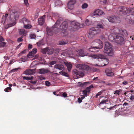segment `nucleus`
Instances as JSON below:
<instances>
[{
  "label": "nucleus",
  "mask_w": 134,
  "mask_h": 134,
  "mask_svg": "<svg viewBox=\"0 0 134 134\" xmlns=\"http://www.w3.org/2000/svg\"><path fill=\"white\" fill-rule=\"evenodd\" d=\"M37 51V50L36 48H34L33 49L32 51H31V52L34 54H35Z\"/></svg>",
  "instance_id": "obj_53"
},
{
  "label": "nucleus",
  "mask_w": 134,
  "mask_h": 134,
  "mask_svg": "<svg viewBox=\"0 0 134 134\" xmlns=\"http://www.w3.org/2000/svg\"><path fill=\"white\" fill-rule=\"evenodd\" d=\"M86 24L87 25H89L90 24V22L89 21V20L87 19L85 22Z\"/></svg>",
  "instance_id": "obj_52"
},
{
  "label": "nucleus",
  "mask_w": 134,
  "mask_h": 134,
  "mask_svg": "<svg viewBox=\"0 0 134 134\" xmlns=\"http://www.w3.org/2000/svg\"><path fill=\"white\" fill-rule=\"evenodd\" d=\"M6 19L5 18V17H4V15H3L2 18V19L1 21V22L2 23H3V24H4L6 21Z\"/></svg>",
  "instance_id": "obj_38"
},
{
  "label": "nucleus",
  "mask_w": 134,
  "mask_h": 134,
  "mask_svg": "<svg viewBox=\"0 0 134 134\" xmlns=\"http://www.w3.org/2000/svg\"><path fill=\"white\" fill-rule=\"evenodd\" d=\"M102 92H98L96 94V98H98V96L99 95H100L102 94Z\"/></svg>",
  "instance_id": "obj_56"
},
{
  "label": "nucleus",
  "mask_w": 134,
  "mask_h": 134,
  "mask_svg": "<svg viewBox=\"0 0 134 134\" xmlns=\"http://www.w3.org/2000/svg\"><path fill=\"white\" fill-rule=\"evenodd\" d=\"M23 36H21V37L18 38L17 40V41L18 42H19L23 41L22 38L23 37Z\"/></svg>",
  "instance_id": "obj_45"
},
{
  "label": "nucleus",
  "mask_w": 134,
  "mask_h": 134,
  "mask_svg": "<svg viewBox=\"0 0 134 134\" xmlns=\"http://www.w3.org/2000/svg\"><path fill=\"white\" fill-rule=\"evenodd\" d=\"M30 37L31 38H36V35L34 34H32L30 35Z\"/></svg>",
  "instance_id": "obj_57"
},
{
  "label": "nucleus",
  "mask_w": 134,
  "mask_h": 134,
  "mask_svg": "<svg viewBox=\"0 0 134 134\" xmlns=\"http://www.w3.org/2000/svg\"><path fill=\"white\" fill-rule=\"evenodd\" d=\"M76 0H70L68 3V7L69 9H72L74 8V5L76 3Z\"/></svg>",
  "instance_id": "obj_14"
},
{
  "label": "nucleus",
  "mask_w": 134,
  "mask_h": 134,
  "mask_svg": "<svg viewBox=\"0 0 134 134\" xmlns=\"http://www.w3.org/2000/svg\"><path fill=\"white\" fill-rule=\"evenodd\" d=\"M100 30L99 29L96 27H92L90 29L89 31L88 37L89 38H91L93 36L96 35L100 32Z\"/></svg>",
  "instance_id": "obj_6"
},
{
  "label": "nucleus",
  "mask_w": 134,
  "mask_h": 134,
  "mask_svg": "<svg viewBox=\"0 0 134 134\" xmlns=\"http://www.w3.org/2000/svg\"><path fill=\"white\" fill-rule=\"evenodd\" d=\"M37 45L38 46H41L43 45V41H40L37 43Z\"/></svg>",
  "instance_id": "obj_40"
},
{
  "label": "nucleus",
  "mask_w": 134,
  "mask_h": 134,
  "mask_svg": "<svg viewBox=\"0 0 134 134\" xmlns=\"http://www.w3.org/2000/svg\"><path fill=\"white\" fill-rule=\"evenodd\" d=\"M122 84L123 85H127L128 84V82L126 81H124L122 83Z\"/></svg>",
  "instance_id": "obj_63"
},
{
  "label": "nucleus",
  "mask_w": 134,
  "mask_h": 134,
  "mask_svg": "<svg viewBox=\"0 0 134 134\" xmlns=\"http://www.w3.org/2000/svg\"><path fill=\"white\" fill-rule=\"evenodd\" d=\"M73 74L75 76L79 75L81 77H83L84 76V74L83 72L81 71H78L76 69L73 70L72 71Z\"/></svg>",
  "instance_id": "obj_18"
},
{
  "label": "nucleus",
  "mask_w": 134,
  "mask_h": 134,
  "mask_svg": "<svg viewBox=\"0 0 134 134\" xmlns=\"http://www.w3.org/2000/svg\"><path fill=\"white\" fill-rule=\"evenodd\" d=\"M56 63V62L54 61H53L50 62L49 64V65H51V66H52V65H53L54 64Z\"/></svg>",
  "instance_id": "obj_48"
},
{
  "label": "nucleus",
  "mask_w": 134,
  "mask_h": 134,
  "mask_svg": "<svg viewBox=\"0 0 134 134\" xmlns=\"http://www.w3.org/2000/svg\"><path fill=\"white\" fill-rule=\"evenodd\" d=\"M30 82L31 83L35 84L36 83V81L31 80L30 81Z\"/></svg>",
  "instance_id": "obj_62"
},
{
  "label": "nucleus",
  "mask_w": 134,
  "mask_h": 134,
  "mask_svg": "<svg viewBox=\"0 0 134 134\" xmlns=\"http://www.w3.org/2000/svg\"><path fill=\"white\" fill-rule=\"evenodd\" d=\"M68 43L67 42H64L63 41H60L59 42V44L60 45H63L66 44Z\"/></svg>",
  "instance_id": "obj_41"
},
{
  "label": "nucleus",
  "mask_w": 134,
  "mask_h": 134,
  "mask_svg": "<svg viewBox=\"0 0 134 134\" xmlns=\"http://www.w3.org/2000/svg\"><path fill=\"white\" fill-rule=\"evenodd\" d=\"M88 92L86 90H84L83 91V93L84 94L85 96H86Z\"/></svg>",
  "instance_id": "obj_51"
},
{
  "label": "nucleus",
  "mask_w": 134,
  "mask_h": 134,
  "mask_svg": "<svg viewBox=\"0 0 134 134\" xmlns=\"http://www.w3.org/2000/svg\"><path fill=\"white\" fill-rule=\"evenodd\" d=\"M79 55L81 56H83L84 55V54L83 50H81L80 51L79 53Z\"/></svg>",
  "instance_id": "obj_43"
},
{
  "label": "nucleus",
  "mask_w": 134,
  "mask_h": 134,
  "mask_svg": "<svg viewBox=\"0 0 134 134\" xmlns=\"http://www.w3.org/2000/svg\"><path fill=\"white\" fill-rule=\"evenodd\" d=\"M6 43L4 42H0V47H3L5 44Z\"/></svg>",
  "instance_id": "obj_46"
},
{
  "label": "nucleus",
  "mask_w": 134,
  "mask_h": 134,
  "mask_svg": "<svg viewBox=\"0 0 134 134\" xmlns=\"http://www.w3.org/2000/svg\"><path fill=\"white\" fill-rule=\"evenodd\" d=\"M115 36V42L117 44L121 45L124 42V39L122 36L120 35V34L117 32Z\"/></svg>",
  "instance_id": "obj_5"
},
{
  "label": "nucleus",
  "mask_w": 134,
  "mask_h": 134,
  "mask_svg": "<svg viewBox=\"0 0 134 134\" xmlns=\"http://www.w3.org/2000/svg\"><path fill=\"white\" fill-rule=\"evenodd\" d=\"M14 62V60L12 59L11 60H10V63H9V64L11 65L12 64H13Z\"/></svg>",
  "instance_id": "obj_64"
},
{
  "label": "nucleus",
  "mask_w": 134,
  "mask_h": 134,
  "mask_svg": "<svg viewBox=\"0 0 134 134\" xmlns=\"http://www.w3.org/2000/svg\"><path fill=\"white\" fill-rule=\"evenodd\" d=\"M121 90H116L114 91V94H117L118 96L120 95V91Z\"/></svg>",
  "instance_id": "obj_39"
},
{
  "label": "nucleus",
  "mask_w": 134,
  "mask_h": 134,
  "mask_svg": "<svg viewBox=\"0 0 134 134\" xmlns=\"http://www.w3.org/2000/svg\"><path fill=\"white\" fill-rule=\"evenodd\" d=\"M53 51L54 49L53 48H51L49 49L48 48L47 53L49 54H51L53 53Z\"/></svg>",
  "instance_id": "obj_30"
},
{
  "label": "nucleus",
  "mask_w": 134,
  "mask_h": 134,
  "mask_svg": "<svg viewBox=\"0 0 134 134\" xmlns=\"http://www.w3.org/2000/svg\"><path fill=\"white\" fill-rule=\"evenodd\" d=\"M101 59V60H99V63H98V65L97 64V65L99 66H104L105 64H104V63H103V59Z\"/></svg>",
  "instance_id": "obj_28"
},
{
  "label": "nucleus",
  "mask_w": 134,
  "mask_h": 134,
  "mask_svg": "<svg viewBox=\"0 0 134 134\" xmlns=\"http://www.w3.org/2000/svg\"><path fill=\"white\" fill-rule=\"evenodd\" d=\"M60 23V21L58 20H57V21L56 22L55 24V26H56L57 25H59Z\"/></svg>",
  "instance_id": "obj_49"
},
{
  "label": "nucleus",
  "mask_w": 134,
  "mask_h": 134,
  "mask_svg": "<svg viewBox=\"0 0 134 134\" xmlns=\"http://www.w3.org/2000/svg\"><path fill=\"white\" fill-rule=\"evenodd\" d=\"M37 78L38 79H40V80H42L43 79H45L44 77H42L41 76H38Z\"/></svg>",
  "instance_id": "obj_54"
},
{
  "label": "nucleus",
  "mask_w": 134,
  "mask_h": 134,
  "mask_svg": "<svg viewBox=\"0 0 134 134\" xmlns=\"http://www.w3.org/2000/svg\"><path fill=\"white\" fill-rule=\"evenodd\" d=\"M67 67L68 70L69 71H70L72 68V65L70 63H66L65 64Z\"/></svg>",
  "instance_id": "obj_25"
},
{
  "label": "nucleus",
  "mask_w": 134,
  "mask_h": 134,
  "mask_svg": "<svg viewBox=\"0 0 134 134\" xmlns=\"http://www.w3.org/2000/svg\"><path fill=\"white\" fill-rule=\"evenodd\" d=\"M67 94L65 92H64L62 94L63 96L64 97H66L67 96Z\"/></svg>",
  "instance_id": "obj_60"
},
{
  "label": "nucleus",
  "mask_w": 134,
  "mask_h": 134,
  "mask_svg": "<svg viewBox=\"0 0 134 134\" xmlns=\"http://www.w3.org/2000/svg\"><path fill=\"white\" fill-rule=\"evenodd\" d=\"M91 83V82L89 81L85 82L80 84H79V86H80L82 87L84 86H86L87 85L90 84Z\"/></svg>",
  "instance_id": "obj_26"
},
{
  "label": "nucleus",
  "mask_w": 134,
  "mask_h": 134,
  "mask_svg": "<svg viewBox=\"0 0 134 134\" xmlns=\"http://www.w3.org/2000/svg\"><path fill=\"white\" fill-rule=\"evenodd\" d=\"M34 56V54L32 53V52L30 51L28 54L27 55V57L28 58H31L32 57H33Z\"/></svg>",
  "instance_id": "obj_32"
},
{
  "label": "nucleus",
  "mask_w": 134,
  "mask_h": 134,
  "mask_svg": "<svg viewBox=\"0 0 134 134\" xmlns=\"http://www.w3.org/2000/svg\"><path fill=\"white\" fill-rule=\"evenodd\" d=\"M59 73H60V74H62V75H64L65 76H66L67 77H68L69 76V75H68V74L67 73H66L65 72L63 71H60V72H59Z\"/></svg>",
  "instance_id": "obj_33"
},
{
  "label": "nucleus",
  "mask_w": 134,
  "mask_h": 134,
  "mask_svg": "<svg viewBox=\"0 0 134 134\" xmlns=\"http://www.w3.org/2000/svg\"><path fill=\"white\" fill-rule=\"evenodd\" d=\"M19 69V68H15L14 69H12L10 71V72H14L17 70H18Z\"/></svg>",
  "instance_id": "obj_55"
},
{
  "label": "nucleus",
  "mask_w": 134,
  "mask_h": 134,
  "mask_svg": "<svg viewBox=\"0 0 134 134\" xmlns=\"http://www.w3.org/2000/svg\"><path fill=\"white\" fill-rule=\"evenodd\" d=\"M47 50H48V48L47 47L46 48L42 49L41 51L43 54H45L47 52Z\"/></svg>",
  "instance_id": "obj_35"
},
{
  "label": "nucleus",
  "mask_w": 134,
  "mask_h": 134,
  "mask_svg": "<svg viewBox=\"0 0 134 134\" xmlns=\"http://www.w3.org/2000/svg\"><path fill=\"white\" fill-rule=\"evenodd\" d=\"M27 31L25 30L24 29H21L20 30L19 32V34L21 36H23V37L24 36H25L27 34Z\"/></svg>",
  "instance_id": "obj_24"
},
{
  "label": "nucleus",
  "mask_w": 134,
  "mask_h": 134,
  "mask_svg": "<svg viewBox=\"0 0 134 134\" xmlns=\"http://www.w3.org/2000/svg\"><path fill=\"white\" fill-rule=\"evenodd\" d=\"M57 29L56 27H53L50 28H47L46 29L47 33L48 35H51L53 33L55 32L54 31V30Z\"/></svg>",
  "instance_id": "obj_12"
},
{
  "label": "nucleus",
  "mask_w": 134,
  "mask_h": 134,
  "mask_svg": "<svg viewBox=\"0 0 134 134\" xmlns=\"http://www.w3.org/2000/svg\"><path fill=\"white\" fill-rule=\"evenodd\" d=\"M54 68L56 69L60 70V71H63L64 70V68L63 65L61 64H57L54 66Z\"/></svg>",
  "instance_id": "obj_16"
},
{
  "label": "nucleus",
  "mask_w": 134,
  "mask_h": 134,
  "mask_svg": "<svg viewBox=\"0 0 134 134\" xmlns=\"http://www.w3.org/2000/svg\"><path fill=\"white\" fill-rule=\"evenodd\" d=\"M28 57H27L23 56L21 58V59L22 61L24 62L26 61L27 60Z\"/></svg>",
  "instance_id": "obj_37"
},
{
  "label": "nucleus",
  "mask_w": 134,
  "mask_h": 134,
  "mask_svg": "<svg viewBox=\"0 0 134 134\" xmlns=\"http://www.w3.org/2000/svg\"><path fill=\"white\" fill-rule=\"evenodd\" d=\"M11 89H12L11 88V87H7L6 88H5V89H4V91L6 92H9L8 90H10Z\"/></svg>",
  "instance_id": "obj_47"
},
{
  "label": "nucleus",
  "mask_w": 134,
  "mask_h": 134,
  "mask_svg": "<svg viewBox=\"0 0 134 134\" xmlns=\"http://www.w3.org/2000/svg\"><path fill=\"white\" fill-rule=\"evenodd\" d=\"M95 58L98 59V60H100L101 59H103V63L105 64V66L107 65L109 63V60L105 58V57L102 54H97L95 55Z\"/></svg>",
  "instance_id": "obj_8"
},
{
  "label": "nucleus",
  "mask_w": 134,
  "mask_h": 134,
  "mask_svg": "<svg viewBox=\"0 0 134 134\" xmlns=\"http://www.w3.org/2000/svg\"><path fill=\"white\" fill-rule=\"evenodd\" d=\"M38 71L39 73L43 74L49 72V70L47 69L42 68L38 70Z\"/></svg>",
  "instance_id": "obj_21"
},
{
  "label": "nucleus",
  "mask_w": 134,
  "mask_h": 134,
  "mask_svg": "<svg viewBox=\"0 0 134 134\" xmlns=\"http://www.w3.org/2000/svg\"><path fill=\"white\" fill-rule=\"evenodd\" d=\"M88 6V5L86 3H84L82 5L81 7L82 9L87 8Z\"/></svg>",
  "instance_id": "obj_42"
},
{
  "label": "nucleus",
  "mask_w": 134,
  "mask_h": 134,
  "mask_svg": "<svg viewBox=\"0 0 134 134\" xmlns=\"http://www.w3.org/2000/svg\"><path fill=\"white\" fill-rule=\"evenodd\" d=\"M108 19L109 22L111 23H118L120 22V19L119 17L115 16L108 17Z\"/></svg>",
  "instance_id": "obj_10"
},
{
  "label": "nucleus",
  "mask_w": 134,
  "mask_h": 134,
  "mask_svg": "<svg viewBox=\"0 0 134 134\" xmlns=\"http://www.w3.org/2000/svg\"><path fill=\"white\" fill-rule=\"evenodd\" d=\"M104 25L103 23H99L97 25V27L96 28L103 29L104 27Z\"/></svg>",
  "instance_id": "obj_29"
},
{
  "label": "nucleus",
  "mask_w": 134,
  "mask_h": 134,
  "mask_svg": "<svg viewBox=\"0 0 134 134\" xmlns=\"http://www.w3.org/2000/svg\"><path fill=\"white\" fill-rule=\"evenodd\" d=\"M104 52L105 53L107 54L109 56H111L113 55L114 52L112 48V46L108 42L105 43Z\"/></svg>",
  "instance_id": "obj_4"
},
{
  "label": "nucleus",
  "mask_w": 134,
  "mask_h": 134,
  "mask_svg": "<svg viewBox=\"0 0 134 134\" xmlns=\"http://www.w3.org/2000/svg\"><path fill=\"white\" fill-rule=\"evenodd\" d=\"M33 78L34 77L33 76H31V77L24 76L23 77V78L24 80H32Z\"/></svg>",
  "instance_id": "obj_36"
},
{
  "label": "nucleus",
  "mask_w": 134,
  "mask_h": 134,
  "mask_svg": "<svg viewBox=\"0 0 134 134\" xmlns=\"http://www.w3.org/2000/svg\"><path fill=\"white\" fill-rule=\"evenodd\" d=\"M105 73L108 76L112 77L114 75V74L112 72V69L111 68H108L106 69L105 70Z\"/></svg>",
  "instance_id": "obj_17"
},
{
  "label": "nucleus",
  "mask_w": 134,
  "mask_h": 134,
  "mask_svg": "<svg viewBox=\"0 0 134 134\" xmlns=\"http://www.w3.org/2000/svg\"><path fill=\"white\" fill-rule=\"evenodd\" d=\"M112 31L114 32L109 36L108 38L109 41L115 42V35H116V33L119 31V29L118 28H115L113 29Z\"/></svg>",
  "instance_id": "obj_7"
},
{
  "label": "nucleus",
  "mask_w": 134,
  "mask_h": 134,
  "mask_svg": "<svg viewBox=\"0 0 134 134\" xmlns=\"http://www.w3.org/2000/svg\"><path fill=\"white\" fill-rule=\"evenodd\" d=\"M118 33L120 34V35L122 36H127L128 35V33L127 31L125 29H120L119 30V31L118 32Z\"/></svg>",
  "instance_id": "obj_15"
},
{
  "label": "nucleus",
  "mask_w": 134,
  "mask_h": 134,
  "mask_svg": "<svg viewBox=\"0 0 134 134\" xmlns=\"http://www.w3.org/2000/svg\"><path fill=\"white\" fill-rule=\"evenodd\" d=\"M34 72V69H27L24 72V73L26 75H31Z\"/></svg>",
  "instance_id": "obj_23"
},
{
  "label": "nucleus",
  "mask_w": 134,
  "mask_h": 134,
  "mask_svg": "<svg viewBox=\"0 0 134 134\" xmlns=\"http://www.w3.org/2000/svg\"><path fill=\"white\" fill-rule=\"evenodd\" d=\"M45 16V15H44L38 19V23L39 25H42L44 24Z\"/></svg>",
  "instance_id": "obj_22"
},
{
  "label": "nucleus",
  "mask_w": 134,
  "mask_h": 134,
  "mask_svg": "<svg viewBox=\"0 0 134 134\" xmlns=\"http://www.w3.org/2000/svg\"><path fill=\"white\" fill-rule=\"evenodd\" d=\"M134 99V95H131L130 96V99L131 100V104H132V105L131 106H133L134 105V102L133 100Z\"/></svg>",
  "instance_id": "obj_34"
},
{
  "label": "nucleus",
  "mask_w": 134,
  "mask_h": 134,
  "mask_svg": "<svg viewBox=\"0 0 134 134\" xmlns=\"http://www.w3.org/2000/svg\"><path fill=\"white\" fill-rule=\"evenodd\" d=\"M31 27V25L29 24L24 25V27L26 29L30 28Z\"/></svg>",
  "instance_id": "obj_44"
},
{
  "label": "nucleus",
  "mask_w": 134,
  "mask_h": 134,
  "mask_svg": "<svg viewBox=\"0 0 134 134\" xmlns=\"http://www.w3.org/2000/svg\"><path fill=\"white\" fill-rule=\"evenodd\" d=\"M68 27V23L66 21L63 22L61 25L60 29L62 30V32L65 35L67 34L66 29Z\"/></svg>",
  "instance_id": "obj_9"
},
{
  "label": "nucleus",
  "mask_w": 134,
  "mask_h": 134,
  "mask_svg": "<svg viewBox=\"0 0 134 134\" xmlns=\"http://www.w3.org/2000/svg\"><path fill=\"white\" fill-rule=\"evenodd\" d=\"M82 101L81 98H80L79 97L78 99V102L79 103H80L82 102Z\"/></svg>",
  "instance_id": "obj_61"
},
{
  "label": "nucleus",
  "mask_w": 134,
  "mask_h": 134,
  "mask_svg": "<svg viewBox=\"0 0 134 134\" xmlns=\"http://www.w3.org/2000/svg\"><path fill=\"white\" fill-rule=\"evenodd\" d=\"M26 52V49H25L23 51H22L20 53V55H21V54L25 53Z\"/></svg>",
  "instance_id": "obj_59"
},
{
  "label": "nucleus",
  "mask_w": 134,
  "mask_h": 134,
  "mask_svg": "<svg viewBox=\"0 0 134 134\" xmlns=\"http://www.w3.org/2000/svg\"><path fill=\"white\" fill-rule=\"evenodd\" d=\"M95 42L96 43V44L98 46L88 48V50L89 51L96 52H98L100 48H102L103 47V44L102 42L99 39L96 40L95 41Z\"/></svg>",
  "instance_id": "obj_2"
},
{
  "label": "nucleus",
  "mask_w": 134,
  "mask_h": 134,
  "mask_svg": "<svg viewBox=\"0 0 134 134\" xmlns=\"http://www.w3.org/2000/svg\"><path fill=\"white\" fill-rule=\"evenodd\" d=\"M71 25L74 30L77 29L79 28L82 27L80 24L75 21H74L71 22Z\"/></svg>",
  "instance_id": "obj_11"
},
{
  "label": "nucleus",
  "mask_w": 134,
  "mask_h": 134,
  "mask_svg": "<svg viewBox=\"0 0 134 134\" xmlns=\"http://www.w3.org/2000/svg\"><path fill=\"white\" fill-rule=\"evenodd\" d=\"M129 19V24H134V16L133 15H129L127 16Z\"/></svg>",
  "instance_id": "obj_19"
},
{
  "label": "nucleus",
  "mask_w": 134,
  "mask_h": 134,
  "mask_svg": "<svg viewBox=\"0 0 134 134\" xmlns=\"http://www.w3.org/2000/svg\"><path fill=\"white\" fill-rule=\"evenodd\" d=\"M118 14L120 15H126L127 13H132L134 15V10L132 8H127L125 7H122L119 8Z\"/></svg>",
  "instance_id": "obj_3"
},
{
  "label": "nucleus",
  "mask_w": 134,
  "mask_h": 134,
  "mask_svg": "<svg viewBox=\"0 0 134 134\" xmlns=\"http://www.w3.org/2000/svg\"><path fill=\"white\" fill-rule=\"evenodd\" d=\"M110 102V101H109L108 99H107L105 100H103L102 101H101L99 104H107L108 103H106L107 102Z\"/></svg>",
  "instance_id": "obj_31"
},
{
  "label": "nucleus",
  "mask_w": 134,
  "mask_h": 134,
  "mask_svg": "<svg viewBox=\"0 0 134 134\" xmlns=\"http://www.w3.org/2000/svg\"><path fill=\"white\" fill-rule=\"evenodd\" d=\"M10 20L12 23H8L4 26V28L7 29L8 28L14 26L16 24V21L19 17V13L16 11H11L10 12Z\"/></svg>",
  "instance_id": "obj_1"
},
{
  "label": "nucleus",
  "mask_w": 134,
  "mask_h": 134,
  "mask_svg": "<svg viewBox=\"0 0 134 134\" xmlns=\"http://www.w3.org/2000/svg\"><path fill=\"white\" fill-rule=\"evenodd\" d=\"M22 21L24 24L28 23L30 22L29 20L28 19L25 18H23L22 19Z\"/></svg>",
  "instance_id": "obj_27"
},
{
  "label": "nucleus",
  "mask_w": 134,
  "mask_h": 134,
  "mask_svg": "<svg viewBox=\"0 0 134 134\" xmlns=\"http://www.w3.org/2000/svg\"><path fill=\"white\" fill-rule=\"evenodd\" d=\"M45 85L47 86H49L51 85L50 83L48 81H46L45 82Z\"/></svg>",
  "instance_id": "obj_58"
},
{
  "label": "nucleus",
  "mask_w": 134,
  "mask_h": 134,
  "mask_svg": "<svg viewBox=\"0 0 134 134\" xmlns=\"http://www.w3.org/2000/svg\"><path fill=\"white\" fill-rule=\"evenodd\" d=\"M24 2L25 5L27 6H28L29 5V4L28 2V0H24Z\"/></svg>",
  "instance_id": "obj_50"
},
{
  "label": "nucleus",
  "mask_w": 134,
  "mask_h": 134,
  "mask_svg": "<svg viewBox=\"0 0 134 134\" xmlns=\"http://www.w3.org/2000/svg\"><path fill=\"white\" fill-rule=\"evenodd\" d=\"M77 68H79L81 70H89L90 67L87 65L82 64H79L77 66Z\"/></svg>",
  "instance_id": "obj_13"
},
{
  "label": "nucleus",
  "mask_w": 134,
  "mask_h": 134,
  "mask_svg": "<svg viewBox=\"0 0 134 134\" xmlns=\"http://www.w3.org/2000/svg\"><path fill=\"white\" fill-rule=\"evenodd\" d=\"M104 14V12L102 10L99 9L96 10L93 14V15H101Z\"/></svg>",
  "instance_id": "obj_20"
}]
</instances>
